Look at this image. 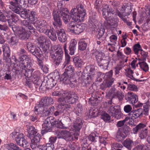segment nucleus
<instances>
[{
	"label": "nucleus",
	"mask_w": 150,
	"mask_h": 150,
	"mask_svg": "<svg viewBox=\"0 0 150 150\" xmlns=\"http://www.w3.org/2000/svg\"><path fill=\"white\" fill-rule=\"evenodd\" d=\"M86 10L84 6L82 4L77 5L76 8H73L70 11L71 16L69 14V11L66 8H62L59 12L57 10L53 11V18L54 22L53 24L55 28L57 27H60L62 25V22L59 15L60 13L64 23L68 24L71 18L75 22L83 21L84 18L86 15Z\"/></svg>",
	"instance_id": "obj_1"
},
{
	"label": "nucleus",
	"mask_w": 150,
	"mask_h": 150,
	"mask_svg": "<svg viewBox=\"0 0 150 150\" xmlns=\"http://www.w3.org/2000/svg\"><path fill=\"white\" fill-rule=\"evenodd\" d=\"M93 66V65L91 64L87 66L85 68V70L87 71V73H88L87 77L84 76H81L79 79V81L81 86L85 87L88 92L90 93H92L93 91L91 81L93 80L96 73L99 76L101 75V73L100 72H95Z\"/></svg>",
	"instance_id": "obj_2"
},
{
	"label": "nucleus",
	"mask_w": 150,
	"mask_h": 150,
	"mask_svg": "<svg viewBox=\"0 0 150 150\" xmlns=\"http://www.w3.org/2000/svg\"><path fill=\"white\" fill-rule=\"evenodd\" d=\"M62 96L63 98H59L57 100V102L59 104V107H64L65 109L68 110L71 107L69 104H75L78 102L79 98L77 94L74 92L64 93Z\"/></svg>",
	"instance_id": "obj_3"
},
{
	"label": "nucleus",
	"mask_w": 150,
	"mask_h": 150,
	"mask_svg": "<svg viewBox=\"0 0 150 150\" xmlns=\"http://www.w3.org/2000/svg\"><path fill=\"white\" fill-rule=\"evenodd\" d=\"M74 68L73 66L70 65L67 66L64 73L62 74L60 80L65 84H69L71 87H74L76 83V80L73 76Z\"/></svg>",
	"instance_id": "obj_4"
},
{
	"label": "nucleus",
	"mask_w": 150,
	"mask_h": 150,
	"mask_svg": "<svg viewBox=\"0 0 150 150\" xmlns=\"http://www.w3.org/2000/svg\"><path fill=\"white\" fill-rule=\"evenodd\" d=\"M61 122L59 119L57 121L52 117H47L44 121L42 125V133L43 134L48 131L50 132L52 130V127H56L61 129L63 127Z\"/></svg>",
	"instance_id": "obj_5"
},
{
	"label": "nucleus",
	"mask_w": 150,
	"mask_h": 150,
	"mask_svg": "<svg viewBox=\"0 0 150 150\" xmlns=\"http://www.w3.org/2000/svg\"><path fill=\"white\" fill-rule=\"evenodd\" d=\"M26 51L24 49H21L18 52L20 61L19 64L21 67H30L31 65V60L26 55Z\"/></svg>",
	"instance_id": "obj_6"
},
{
	"label": "nucleus",
	"mask_w": 150,
	"mask_h": 150,
	"mask_svg": "<svg viewBox=\"0 0 150 150\" xmlns=\"http://www.w3.org/2000/svg\"><path fill=\"white\" fill-rule=\"evenodd\" d=\"M133 134H137L139 132V137L141 139H143L146 138L147 136L148 131V128L145 124L139 123L135 127L132 129Z\"/></svg>",
	"instance_id": "obj_7"
},
{
	"label": "nucleus",
	"mask_w": 150,
	"mask_h": 150,
	"mask_svg": "<svg viewBox=\"0 0 150 150\" xmlns=\"http://www.w3.org/2000/svg\"><path fill=\"white\" fill-rule=\"evenodd\" d=\"M33 65L32 63L31 62V65L30 67H21L20 66V64H17L16 63H14L13 67V69L15 70L16 71H21L22 75H24L25 77L28 78L31 77L32 76V72H33L34 69L32 68L31 67Z\"/></svg>",
	"instance_id": "obj_8"
},
{
	"label": "nucleus",
	"mask_w": 150,
	"mask_h": 150,
	"mask_svg": "<svg viewBox=\"0 0 150 150\" xmlns=\"http://www.w3.org/2000/svg\"><path fill=\"white\" fill-rule=\"evenodd\" d=\"M50 54L54 64L56 65H59L62 61L64 54L62 48H58L54 51L52 50L50 51Z\"/></svg>",
	"instance_id": "obj_9"
},
{
	"label": "nucleus",
	"mask_w": 150,
	"mask_h": 150,
	"mask_svg": "<svg viewBox=\"0 0 150 150\" xmlns=\"http://www.w3.org/2000/svg\"><path fill=\"white\" fill-rule=\"evenodd\" d=\"M10 136L13 139H15L16 143L18 145L23 147H26L28 142L23 134H19L18 132H14L10 134Z\"/></svg>",
	"instance_id": "obj_10"
},
{
	"label": "nucleus",
	"mask_w": 150,
	"mask_h": 150,
	"mask_svg": "<svg viewBox=\"0 0 150 150\" xmlns=\"http://www.w3.org/2000/svg\"><path fill=\"white\" fill-rule=\"evenodd\" d=\"M68 27L69 31L75 34H79L82 32L86 27V25L84 23L74 24L73 21H71V24H69Z\"/></svg>",
	"instance_id": "obj_11"
},
{
	"label": "nucleus",
	"mask_w": 150,
	"mask_h": 150,
	"mask_svg": "<svg viewBox=\"0 0 150 150\" xmlns=\"http://www.w3.org/2000/svg\"><path fill=\"white\" fill-rule=\"evenodd\" d=\"M20 4H18L16 2H13L12 1L9 2L10 4V8L15 13L18 14L20 13L21 9L20 6H23L25 7L27 1L24 0L23 1H21Z\"/></svg>",
	"instance_id": "obj_12"
},
{
	"label": "nucleus",
	"mask_w": 150,
	"mask_h": 150,
	"mask_svg": "<svg viewBox=\"0 0 150 150\" xmlns=\"http://www.w3.org/2000/svg\"><path fill=\"white\" fill-rule=\"evenodd\" d=\"M35 24L37 29L40 32L46 33L48 29L46 26L47 23L46 21L42 19L37 20L35 22Z\"/></svg>",
	"instance_id": "obj_13"
},
{
	"label": "nucleus",
	"mask_w": 150,
	"mask_h": 150,
	"mask_svg": "<svg viewBox=\"0 0 150 150\" xmlns=\"http://www.w3.org/2000/svg\"><path fill=\"white\" fill-rule=\"evenodd\" d=\"M107 95L109 96H112V99L118 98L120 100L122 99L124 97L122 93L116 90L114 87L111 88Z\"/></svg>",
	"instance_id": "obj_14"
},
{
	"label": "nucleus",
	"mask_w": 150,
	"mask_h": 150,
	"mask_svg": "<svg viewBox=\"0 0 150 150\" xmlns=\"http://www.w3.org/2000/svg\"><path fill=\"white\" fill-rule=\"evenodd\" d=\"M83 120L82 118L77 117L73 122L72 129L73 131L79 132L81 128L83 125Z\"/></svg>",
	"instance_id": "obj_15"
},
{
	"label": "nucleus",
	"mask_w": 150,
	"mask_h": 150,
	"mask_svg": "<svg viewBox=\"0 0 150 150\" xmlns=\"http://www.w3.org/2000/svg\"><path fill=\"white\" fill-rule=\"evenodd\" d=\"M41 73L39 70H36L32 72V81L36 86L40 85L42 83L41 80L40 79Z\"/></svg>",
	"instance_id": "obj_16"
},
{
	"label": "nucleus",
	"mask_w": 150,
	"mask_h": 150,
	"mask_svg": "<svg viewBox=\"0 0 150 150\" xmlns=\"http://www.w3.org/2000/svg\"><path fill=\"white\" fill-rule=\"evenodd\" d=\"M53 100L50 97H45L42 98L38 104L39 105L47 108L48 106L54 103Z\"/></svg>",
	"instance_id": "obj_17"
},
{
	"label": "nucleus",
	"mask_w": 150,
	"mask_h": 150,
	"mask_svg": "<svg viewBox=\"0 0 150 150\" xmlns=\"http://www.w3.org/2000/svg\"><path fill=\"white\" fill-rule=\"evenodd\" d=\"M125 98L126 100L133 105L136 103L138 101L137 96L131 91H129L127 93L125 96Z\"/></svg>",
	"instance_id": "obj_18"
},
{
	"label": "nucleus",
	"mask_w": 150,
	"mask_h": 150,
	"mask_svg": "<svg viewBox=\"0 0 150 150\" xmlns=\"http://www.w3.org/2000/svg\"><path fill=\"white\" fill-rule=\"evenodd\" d=\"M111 18V19L109 20V19H108V18H105L107 22H105L104 23V25L107 26L108 28H110L112 26H113V28L117 27L119 22L118 18H114L113 17H112Z\"/></svg>",
	"instance_id": "obj_19"
},
{
	"label": "nucleus",
	"mask_w": 150,
	"mask_h": 150,
	"mask_svg": "<svg viewBox=\"0 0 150 150\" xmlns=\"http://www.w3.org/2000/svg\"><path fill=\"white\" fill-rule=\"evenodd\" d=\"M2 48L3 49L4 59L6 62H10L11 61V59L9 57L10 50L9 47L7 44H5L3 45Z\"/></svg>",
	"instance_id": "obj_20"
},
{
	"label": "nucleus",
	"mask_w": 150,
	"mask_h": 150,
	"mask_svg": "<svg viewBox=\"0 0 150 150\" xmlns=\"http://www.w3.org/2000/svg\"><path fill=\"white\" fill-rule=\"evenodd\" d=\"M41 136L39 133L29 137L31 140L30 146L31 147L35 148L37 147L39 144Z\"/></svg>",
	"instance_id": "obj_21"
},
{
	"label": "nucleus",
	"mask_w": 150,
	"mask_h": 150,
	"mask_svg": "<svg viewBox=\"0 0 150 150\" xmlns=\"http://www.w3.org/2000/svg\"><path fill=\"white\" fill-rule=\"evenodd\" d=\"M40 12L43 17L45 19H49L51 16V12L49 9L45 6H42L40 8Z\"/></svg>",
	"instance_id": "obj_22"
},
{
	"label": "nucleus",
	"mask_w": 150,
	"mask_h": 150,
	"mask_svg": "<svg viewBox=\"0 0 150 150\" xmlns=\"http://www.w3.org/2000/svg\"><path fill=\"white\" fill-rule=\"evenodd\" d=\"M15 33H18L22 39H27L30 36L29 34L23 27H19L16 30V32Z\"/></svg>",
	"instance_id": "obj_23"
},
{
	"label": "nucleus",
	"mask_w": 150,
	"mask_h": 150,
	"mask_svg": "<svg viewBox=\"0 0 150 150\" xmlns=\"http://www.w3.org/2000/svg\"><path fill=\"white\" fill-rule=\"evenodd\" d=\"M56 32L58 38L60 42H64L67 40V36L64 29H60L59 30H57Z\"/></svg>",
	"instance_id": "obj_24"
},
{
	"label": "nucleus",
	"mask_w": 150,
	"mask_h": 150,
	"mask_svg": "<svg viewBox=\"0 0 150 150\" xmlns=\"http://www.w3.org/2000/svg\"><path fill=\"white\" fill-rule=\"evenodd\" d=\"M143 110L141 108H139L137 109L133 110L129 113L131 117H134L135 118H140L142 116L144 115Z\"/></svg>",
	"instance_id": "obj_25"
},
{
	"label": "nucleus",
	"mask_w": 150,
	"mask_h": 150,
	"mask_svg": "<svg viewBox=\"0 0 150 150\" xmlns=\"http://www.w3.org/2000/svg\"><path fill=\"white\" fill-rule=\"evenodd\" d=\"M56 84L54 80L51 78L47 80L46 83L45 81L42 82L39 88L42 89L43 86L44 87L45 86H46V88H51L54 87Z\"/></svg>",
	"instance_id": "obj_26"
},
{
	"label": "nucleus",
	"mask_w": 150,
	"mask_h": 150,
	"mask_svg": "<svg viewBox=\"0 0 150 150\" xmlns=\"http://www.w3.org/2000/svg\"><path fill=\"white\" fill-rule=\"evenodd\" d=\"M96 93H96H92V96L88 101L89 103L93 106L96 105L100 101V97L96 95L98 93Z\"/></svg>",
	"instance_id": "obj_27"
},
{
	"label": "nucleus",
	"mask_w": 150,
	"mask_h": 150,
	"mask_svg": "<svg viewBox=\"0 0 150 150\" xmlns=\"http://www.w3.org/2000/svg\"><path fill=\"white\" fill-rule=\"evenodd\" d=\"M62 119H60V121L62 123L61 125H62L63 127L61 128V129H66L67 126H69L71 123V119L69 116L64 115L62 117Z\"/></svg>",
	"instance_id": "obj_28"
},
{
	"label": "nucleus",
	"mask_w": 150,
	"mask_h": 150,
	"mask_svg": "<svg viewBox=\"0 0 150 150\" xmlns=\"http://www.w3.org/2000/svg\"><path fill=\"white\" fill-rule=\"evenodd\" d=\"M97 34L96 35V38L98 40H105L106 37L108 35L107 33H105V29L103 28H101L98 29L97 31Z\"/></svg>",
	"instance_id": "obj_29"
},
{
	"label": "nucleus",
	"mask_w": 150,
	"mask_h": 150,
	"mask_svg": "<svg viewBox=\"0 0 150 150\" xmlns=\"http://www.w3.org/2000/svg\"><path fill=\"white\" fill-rule=\"evenodd\" d=\"M120 106L119 105L109 106L107 112L111 116L115 115V114L120 111Z\"/></svg>",
	"instance_id": "obj_30"
},
{
	"label": "nucleus",
	"mask_w": 150,
	"mask_h": 150,
	"mask_svg": "<svg viewBox=\"0 0 150 150\" xmlns=\"http://www.w3.org/2000/svg\"><path fill=\"white\" fill-rule=\"evenodd\" d=\"M132 7L131 5H129L128 4H125L123 5L121 8L120 9V11L123 12L125 14L124 16H128L131 13Z\"/></svg>",
	"instance_id": "obj_31"
},
{
	"label": "nucleus",
	"mask_w": 150,
	"mask_h": 150,
	"mask_svg": "<svg viewBox=\"0 0 150 150\" xmlns=\"http://www.w3.org/2000/svg\"><path fill=\"white\" fill-rule=\"evenodd\" d=\"M59 103L58 102V109L57 110L54 112V115L55 117H59V119L60 120V118L64 115V112L67 111L68 110L65 109V108H64V107L63 106L59 108Z\"/></svg>",
	"instance_id": "obj_32"
},
{
	"label": "nucleus",
	"mask_w": 150,
	"mask_h": 150,
	"mask_svg": "<svg viewBox=\"0 0 150 150\" xmlns=\"http://www.w3.org/2000/svg\"><path fill=\"white\" fill-rule=\"evenodd\" d=\"M74 64L77 68H80L82 67L84 63L81 58L79 56L75 57L73 58Z\"/></svg>",
	"instance_id": "obj_33"
},
{
	"label": "nucleus",
	"mask_w": 150,
	"mask_h": 150,
	"mask_svg": "<svg viewBox=\"0 0 150 150\" xmlns=\"http://www.w3.org/2000/svg\"><path fill=\"white\" fill-rule=\"evenodd\" d=\"M77 48V41L75 39H73L71 40L69 47V54L71 55L74 54Z\"/></svg>",
	"instance_id": "obj_34"
},
{
	"label": "nucleus",
	"mask_w": 150,
	"mask_h": 150,
	"mask_svg": "<svg viewBox=\"0 0 150 150\" xmlns=\"http://www.w3.org/2000/svg\"><path fill=\"white\" fill-rule=\"evenodd\" d=\"M50 43L51 42L49 40H45V42L43 43L41 47V49H40L41 50H42V52H43V53L45 54L49 52Z\"/></svg>",
	"instance_id": "obj_35"
},
{
	"label": "nucleus",
	"mask_w": 150,
	"mask_h": 150,
	"mask_svg": "<svg viewBox=\"0 0 150 150\" xmlns=\"http://www.w3.org/2000/svg\"><path fill=\"white\" fill-rule=\"evenodd\" d=\"M47 35L49 38L52 41H55L57 39L56 34L54 30L52 29L47 30L46 33H44Z\"/></svg>",
	"instance_id": "obj_36"
},
{
	"label": "nucleus",
	"mask_w": 150,
	"mask_h": 150,
	"mask_svg": "<svg viewBox=\"0 0 150 150\" xmlns=\"http://www.w3.org/2000/svg\"><path fill=\"white\" fill-rule=\"evenodd\" d=\"M21 25L25 26L26 28L30 30V32H34V28L33 27V25L29 23L26 20L21 21Z\"/></svg>",
	"instance_id": "obj_37"
},
{
	"label": "nucleus",
	"mask_w": 150,
	"mask_h": 150,
	"mask_svg": "<svg viewBox=\"0 0 150 150\" xmlns=\"http://www.w3.org/2000/svg\"><path fill=\"white\" fill-rule=\"evenodd\" d=\"M92 55L96 58L98 64L100 63V61L103 59L102 58L103 53L98 51L96 50L93 52L92 53Z\"/></svg>",
	"instance_id": "obj_38"
},
{
	"label": "nucleus",
	"mask_w": 150,
	"mask_h": 150,
	"mask_svg": "<svg viewBox=\"0 0 150 150\" xmlns=\"http://www.w3.org/2000/svg\"><path fill=\"white\" fill-rule=\"evenodd\" d=\"M113 83V80L110 82L105 80L100 85V88L102 90H105L107 88L110 87Z\"/></svg>",
	"instance_id": "obj_39"
},
{
	"label": "nucleus",
	"mask_w": 150,
	"mask_h": 150,
	"mask_svg": "<svg viewBox=\"0 0 150 150\" xmlns=\"http://www.w3.org/2000/svg\"><path fill=\"white\" fill-rule=\"evenodd\" d=\"M109 63V61L108 60L103 59L98 65L101 69L106 70L107 69Z\"/></svg>",
	"instance_id": "obj_40"
},
{
	"label": "nucleus",
	"mask_w": 150,
	"mask_h": 150,
	"mask_svg": "<svg viewBox=\"0 0 150 150\" xmlns=\"http://www.w3.org/2000/svg\"><path fill=\"white\" fill-rule=\"evenodd\" d=\"M28 137L32 136L38 133L37 130L33 126H29L27 129Z\"/></svg>",
	"instance_id": "obj_41"
},
{
	"label": "nucleus",
	"mask_w": 150,
	"mask_h": 150,
	"mask_svg": "<svg viewBox=\"0 0 150 150\" xmlns=\"http://www.w3.org/2000/svg\"><path fill=\"white\" fill-rule=\"evenodd\" d=\"M45 108L38 104L35 107V112L36 114H43L45 110Z\"/></svg>",
	"instance_id": "obj_42"
},
{
	"label": "nucleus",
	"mask_w": 150,
	"mask_h": 150,
	"mask_svg": "<svg viewBox=\"0 0 150 150\" xmlns=\"http://www.w3.org/2000/svg\"><path fill=\"white\" fill-rule=\"evenodd\" d=\"M133 141L129 139H126L123 143L124 146L129 150H131L133 145Z\"/></svg>",
	"instance_id": "obj_43"
},
{
	"label": "nucleus",
	"mask_w": 150,
	"mask_h": 150,
	"mask_svg": "<svg viewBox=\"0 0 150 150\" xmlns=\"http://www.w3.org/2000/svg\"><path fill=\"white\" fill-rule=\"evenodd\" d=\"M87 44L83 40H80L78 43L79 49L81 51H83L86 49Z\"/></svg>",
	"instance_id": "obj_44"
},
{
	"label": "nucleus",
	"mask_w": 150,
	"mask_h": 150,
	"mask_svg": "<svg viewBox=\"0 0 150 150\" xmlns=\"http://www.w3.org/2000/svg\"><path fill=\"white\" fill-rule=\"evenodd\" d=\"M6 148L8 150H22L16 144L13 143H10L7 144Z\"/></svg>",
	"instance_id": "obj_45"
},
{
	"label": "nucleus",
	"mask_w": 150,
	"mask_h": 150,
	"mask_svg": "<svg viewBox=\"0 0 150 150\" xmlns=\"http://www.w3.org/2000/svg\"><path fill=\"white\" fill-rule=\"evenodd\" d=\"M18 42L16 36H12L10 39L8 40V42L10 46L16 45Z\"/></svg>",
	"instance_id": "obj_46"
},
{
	"label": "nucleus",
	"mask_w": 150,
	"mask_h": 150,
	"mask_svg": "<svg viewBox=\"0 0 150 150\" xmlns=\"http://www.w3.org/2000/svg\"><path fill=\"white\" fill-rule=\"evenodd\" d=\"M54 144L47 143L46 146H42V147L40 148V150H54Z\"/></svg>",
	"instance_id": "obj_47"
},
{
	"label": "nucleus",
	"mask_w": 150,
	"mask_h": 150,
	"mask_svg": "<svg viewBox=\"0 0 150 150\" xmlns=\"http://www.w3.org/2000/svg\"><path fill=\"white\" fill-rule=\"evenodd\" d=\"M143 111H144V115L145 116L148 115L150 107L149 103L148 102L145 103L143 104Z\"/></svg>",
	"instance_id": "obj_48"
},
{
	"label": "nucleus",
	"mask_w": 150,
	"mask_h": 150,
	"mask_svg": "<svg viewBox=\"0 0 150 150\" xmlns=\"http://www.w3.org/2000/svg\"><path fill=\"white\" fill-rule=\"evenodd\" d=\"M31 53L37 58L40 57L42 56V52L41 51V49L39 47L36 48Z\"/></svg>",
	"instance_id": "obj_49"
},
{
	"label": "nucleus",
	"mask_w": 150,
	"mask_h": 150,
	"mask_svg": "<svg viewBox=\"0 0 150 150\" xmlns=\"http://www.w3.org/2000/svg\"><path fill=\"white\" fill-rule=\"evenodd\" d=\"M113 74V71L111 70L108 72L106 73L105 74V80L110 82V81L113 80V83L114 82L115 79L112 78V75Z\"/></svg>",
	"instance_id": "obj_50"
},
{
	"label": "nucleus",
	"mask_w": 150,
	"mask_h": 150,
	"mask_svg": "<svg viewBox=\"0 0 150 150\" xmlns=\"http://www.w3.org/2000/svg\"><path fill=\"white\" fill-rule=\"evenodd\" d=\"M140 68L145 72H147L149 69V67L148 64L145 62H139Z\"/></svg>",
	"instance_id": "obj_51"
},
{
	"label": "nucleus",
	"mask_w": 150,
	"mask_h": 150,
	"mask_svg": "<svg viewBox=\"0 0 150 150\" xmlns=\"http://www.w3.org/2000/svg\"><path fill=\"white\" fill-rule=\"evenodd\" d=\"M141 48V45L139 44H137L134 45L132 48V50L134 53L136 54H138L139 51H142V50Z\"/></svg>",
	"instance_id": "obj_52"
},
{
	"label": "nucleus",
	"mask_w": 150,
	"mask_h": 150,
	"mask_svg": "<svg viewBox=\"0 0 150 150\" xmlns=\"http://www.w3.org/2000/svg\"><path fill=\"white\" fill-rule=\"evenodd\" d=\"M8 22L9 27L12 29L14 32H16V30L18 28L19 26L15 25H13L11 20L8 19L7 21Z\"/></svg>",
	"instance_id": "obj_53"
},
{
	"label": "nucleus",
	"mask_w": 150,
	"mask_h": 150,
	"mask_svg": "<svg viewBox=\"0 0 150 150\" xmlns=\"http://www.w3.org/2000/svg\"><path fill=\"white\" fill-rule=\"evenodd\" d=\"M21 17L24 19H26L28 17L29 13L26 9H24L23 10L20 11V13L18 14Z\"/></svg>",
	"instance_id": "obj_54"
},
{
	"label": "nucleus",
	"mask_w": 150,
	"mask_h": 150,
	"mask_svg": "<svg viewBox=\"0 0 150 150\" xmlns=\"http://www.w3.org/2000/svg\"><path fill=\"white\" fill-rule=\"evenodd\" d=\"M127 136V135L124 133L122 131L121 133H117L116 138L119 141L123 140Z\"/></svg>",
	"instance_id": "obj_55"
},
{
	"label": "nucleus",
	"mask_w": 150,
	"mask_h": 150,
	"mask_svg": "<svg viewBox=\"0 0 150 150\" xmlns=\"http://www.w3.org/2000/svg\"><path fill=\"white\" fill-rule=\"evenodd\" d=\"M127 136V135L124 133L122 131L121 133H117L116 138L119 141L123 140Z\"/></svg>",
	"instance_id": "obj_56"
},
{
	"label": "nucleus",
	"mask_w": 150,
	"mask_h": 150,
	"mask_svg": "<svg viewBox=\"0 0 150 150\" xmlns=\"http://www.w3.org/2000/svg\"><path fill=\"white\" fill-rule=\"evenodd\" d=\"M122 131L124 133L127 135L129 134L131 131V128L125 124L123 126Z\"/></svg>",
	"instance_id": "obj_57"
},
{
	"label": "nucleus",
	"mask_w": 150,
	"mask_h": 150,
	"mask_svg": "<svg viewBox=\"0 0 150 150\" xmlns=\"http://www.w3.org/2000/svg\"><path fill=\"white\" fill-rule=\"evenodd\" d=\"M37 14L34 11H31V13L29 14L28 19L30 21H34L36 18Z\"/></svg>",
	"instance_id": "obj_58"
},
{
	"label": "nucleus",
	"mask_w": 150,
	"mask_h": 150,
	"mask_svg": "<svg viewBox=\"0 0 150 150\" xmlns=\"http://www.w3.org/2000/svg\"><path fill=\"white\" fill-rule=\"evenodd\" d=\"M27 47L28 50L31 52L35 49L36 48L33 43L29 42L27 43Z\"/></svg>",
	"instance_id": "obj_59"
},
{
	"label": "nucleus",
	"mask_w": 150,
	"mask_h": 150,
	"mask_svg": "<svg viewBox=\"0 0 150 150\" xmlns=\"http://www.w3.org/2000/svg\"><path fill=\"white\" fill-rule=\"evenodd\" d=\"M101 117L104 121H107L110 120V116L108 114L104 112L102 114Z\"/></svg>",
	"instance_id": "obj_60"
},
{
	"label": "nucleus",
	"mask_w": 150,
	"mask_h": 150,
	"mask_svg": "<svg viewBox=\"0 0 150 150\" xmlns=\"http://www.w3.org/2000/svg\"><path fill=\"white\" fill-rule=\"evenodd\" d=\"M115 13V11L112 9L111 11L110 12V13H103V17L105 18H108V19H109V20H110L111 19V17H113L112 16V15H113Z\"/></svg>",
	"instance_id": "obj_61"
},
{
	"label": "nucleus",
	"mask_w": 150,
	"mask_h": 150,
	"mask_svg": "<svg viewBox=\"0 0 150 150\" xmlns=\"http://www.w3.org/2000/svg\"><path fill=\"white\" fill-rule=\"evenodd\" d=\"M112 9V8L110 6H109L108 5H106L105 6V8H103L102 10L103 16L104 13H105V14H106V13H110Z\"/></svg>",
	"instance_id": "obj_62"
},
{
	"label": "nucleus",
	"mask_w": 150,
	"mask_h": 150,
	"mask_svg": "<svg viewBox=\"0 0 150 150\" xmlns=\"http://www.w3.org/2000/svg\"><path fill=\"white\" fill-rule=\"evenodd\" d=\"M127 88L128 90L133 91H137L138 88L137 86L134 84L129 83L128 84Z\"/></svg>",
	"instance_id": "obj_63"
},
{
	"label": "nucleus",
	"mask_w": 150,
	"mask_h": 150,
	"mask_svg": "<svg viewBox=\"0 0 150 150\" xmlns=\"http://www.w3.org/2000/svg\"><path fill=\"white\" fill-rule=\"evenodd\" d=\"M97 22V21L96 19L90 18L88 22V24L89 25L90 27L93 28L94 27L95 24Z\"/></svg>",
	"instance_id": "obj_64"
}]
</instances>
